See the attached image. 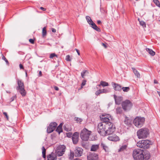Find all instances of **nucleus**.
Masks as SVG:
<instances>
[{
  "instance_id": "nucleus-1",
  "label": "nucleus",
  "mask_w": 160,
  "mask_h": 160,
  "mask_svg": "<svg viewBox=\"0 0 160 160\" xmlns=\"http://www.w3.org/2000/svg\"><path fill=\"white\" fill-rule=\"evenodd\" d=\"M149 134V130L147 128L140 129L137 132V135L139 139L146 138Z\"/></svg>"
},
{
  "instance_id": "nucleus-2",
  "label": "nucleus",
  "mask_w": 160,
  "mask_h": 160,
  "mask_svg": "<svg viewBox=\"0 0 160 160\" xmlns=\"http://www.w3.org/2000/svg\"><path fill=\"white\" fill-rule=\"evenodd\" d=\"M152 144V142L148 140H143L138 142L137 143V146L143 149H147L149 147L150 145Z\"/></svg>"
},
{
  "instance_id": "nucleus-3",
  "label": "nucleus",
  "mask_w": 160,
  "mask_h": 160,
  "mask_svg": "<svg viewBox=\"0 0 160 160\" xmlns=\"http://www.w3.org/2000/svg\"><path fill=\"white\" fill-rule=\"evenodd\" d=\"M132 156L134 160H142L143 150L139 148L135 149L133 152Z\"/></svg>"
},
{
  "instance_id": "nucleus-4",
  "label": "nucleus",
  "mask_w": 160,
  "mask_h": 160,
  "mask_svg": "<svg viewBox=\"0 0 160 160\" xmlns=\"http://www.w3.org/2000/svg\"><path fill=\"white\" fill-rule=\"evenodd\" d=\"M18 86L16 88V89L19 91L22 96H25L26 95V92L24 89V83L21 80L18 79H17Z\"/></svg>"
},
{
  "instance_id": "nucleus-5",
  "label": "nucleus",
  "mask_w": 160,
  "mask_h": 160,
  "mask_svg": "<svg viewBox=\"0 0 160 160\" xmlns=\"http://www.w3.org/2000/svg\"><path fill=\"white\" fill-rule=\"evenodd\" d=\"M97 130L98 132L101 135L105 136L108 135L105 125L102 122H100L98 124Z\"/></svg>"
},
{
  "instance_id": "nucleus-6",
  "label": "nucleus",
  "mask_w": 160,
  "mask_h": 160,
  "mask_svg": "<svg viewBox=\"0 0 160 160\" xmlns=\"http://www.w3.org/2000/svg\"><path fill=\"white\" fill-rule=\"evenodd\" d=\"M91 132V131H89L86 128H84L81 131L80 133L81 139L83 141H88Z\"/></svg>"
},
{
  "instance_id": "nucleus-7",
  "label": "nucleus",
  "mask_w": 160,
  "mask_h": 160,
  "mask_svg": "<svg viewBox=\"0 0 160 160\" xmlns=\"http://www.w3.org/2000/svg\"><path fill=\"white\" fill-rule=\"evenodd\" d=\"M107 130V134L108 135H111L115 131L116 127L113 123L111 122L105 124Z\"/></svg>"
},
{
  "instance_id": "nucleus-8",
  "label": "nucleus",
  "mask_w": 160,
  "mask_h": 160,
  "mask_svg": "<svg viewBox=\"0 0 160 160\" xmlns=\"http://www.w3.org/2000/svg\"><path fill=\"white\" fill-rule=\"evenodd\" d=\"M132 105V103L129 100H126L122 103V108L125 111L129 110Z\"/></svg>"
},
{
  "instance_id": "nucleus-9",
  "label": "nucleus",
  "mask_w": 160,
  "mask_h": 160,
  "mask_svg": "<svg viewBox=\"0 0 160 160\" xmlns=\"http://www.w3.org/2000/svg\"><path fill=\"white\" fill-rule=\"evenodd\" d=\"M145 121V118L143 117H137L133 120V123L137 127L140 128L143 125Z\"/></svg>"
},
{
  "instance_id": "nucleus-10",
  "label": "nucleus",
  "mask_w": 160,
  "mask_h": 160,
  "mask_svg": "<svg viewBox=\"0 0 160 160\" xmlns=\"http://www.w3.org/2000/svg\"><path fill=\"white\" fill-rule=\"evenodd\" d=\"M66 149V147L64 145H59L55 150L56 155L58 157L62 156L64 153Z\"/></svg>"
},
{
  "instance_id": "nucleus-11",
  "label": "nucleus",
  "mask_w": 160,
  "mask_h": 160,
  "mask_svg": "<svg viewBox=\"0 0 160 160\" xmlns=\"http://www.w3.org/2000/svg\"><path fill=\"white\" fill-rule=\"evenodd\" d=\"M100 118L101 120L103 121V122L102 123L104 124L111 122L112 120L111 116L109 114H107L106 116L102 115V117H100Z\"/></svg>"
},
{
  "instance_id": "nucleus-12",
  "label": "nucleus",
  "mask_w": 160,
  "mask_h": 160,
  "mask_svg": "<svg viewBox=\"0 0 160 160\" xmlns=\"http://www.w3.org/2000/svg\"><path fill=\"white\" fill-rule=\"evenodd\" d=\"M58 124L55 122H52L48 126V127L47 128V132L48 133H50L53 132L56 127H57Z\"/></svg>"
},
{
  "instance_id": "nucleus-13",
  "label": "nucleus",
  "mask_w": 160,
  "mask_h": 160,
  "mask_svg": "<svg viewBox=\"0 0 160 160\" xmlns=\"http://www.w3.org/2000/svg\"><path fill=\"white\" fill-rule=\"evenodd\" d=\"M97 153L94 152H89L87 155V160H98V157Z\"/></svg>"
},
{
  "instance_id": "nucleus-14",
  "label": "nucleus",
  "mask_w": 160,
  "mask_h": 160,
  "mask_svg": "<svg viewBox=\"0 0 160 160\" xmlns=\"http://www.w3.org/2000/svg\"><path fill=\"white\" fill-rule=\"evenodd\" d=\"M79 137V133L78 132H75L73 134L72 140L74 144H76L78 142Z\"/></svg>"
},
{
  "instance_id": "nucleus-15",
  "label": "nucleus",
  "mask_w": 160,
  "mask_h": 160,
  "mask_svg": "<svg viewBox=\"0 0 160 160\" xmlns=\"http://www.w3.org/2000/svg\"><path fill=\"white\" fill-rule=\"evenodd\" d=\"M83 149L80 148L76 147L74 151L75 156L79 157L81 156L82 153Z\"/></svg>"
},
{
  "instance_id": "nucleus-16",
  "label": "nucleus",
  "mask_w": 160,
  "mask_h": 160,
  "mask_svg": "<svg viewBox=\"0 0 160 160\" xmlns=\"http://www.w3.org/2000/svg\"><path fill=\"white\" fill-rule=\"evenodd\" d=\"M111 85L115 91H121V90L122 87L120 84L112 82Z\"/></svg>"
},
{
  "instance_id": "nucleus-17",
  "label": "nucleus",
  "mask_w": 160,
  "mask_h": 160,
  "mask_svg": "<svg viewBox=\"0 0 160 160\" xmlns=\"http://www.w3.org/2000/svg\"><path fill=\"white\" fill-rule=\"evenodd\" d=\"M143 155L142 160H148L151 157L150 152L147 150H143Z\"/></svg>"
},
{
  "instance_id": "nucleus-18",
  "label": "nucleus",
  "mask_w": 160,
  "mask_h": 160,
  "mask_svg": "<svg viewBox=\"0 0 160 160\" xmlns=\"http://www.w3.org/2000/svg\"><path fill=\"white\" fill-rule=\"evenodd\" d=\"M113 96L115 104L117 105L120 104L122 100V97L121 96L117 97L115 94H114Z\"/></svg>"
},
{
  "instance_id": "nucleus-19",
  "label": "nucleus",
  "mask_w": 160,
  "mask_h": 160,
  "mask_svg": "<svg viewBox=\"0 0 160 160\" xmlns=\"http://www.w3.org/2000/svg\"><path fill=\"white\" fill-rule=\"evenodd\" d=\"M108 140L112 141L117 142L119 140V138L116 134L112 135L108 138Z\"/></svg>"
},
{
  "instance_id": "nucleus-20",
  "label": "nucleus",
  "mask_w": 160,
  "mask_h": 160,
  "mask_svg": "<svg viewBox=\"0 0 160 160\" xmlns=\"http://www.w3.org/2000/svg\"><path fill=\"white\" fill-rule=\"evenodd\" d=\"M91 21L92 22L89 23V24L91 25L92 28L97 31L100 32L101 31V30L100 28L97 26L92 21Z\"/></svg>"
},
{
  "instance_id": "nucleus-21",
  "label": "nucleus",
  "mask_w": 160,
  "mask_h": 160,
  "mask_svg": "<svg viewBox=\"0 0 160 160\" xmlns=\"http://www.w3.org/2000/svg\"><path fill=\"white\" fill-rule=\"evenodd\" d=\"M47 160H57V156H54L53 153L52 152L51 154L47 155Z\"/></svg>"
},
{
  "instance_id": "nucleus-22",
  "label": "nucleus",
  "mask_w": 160,
  "mask_h": 160,
  "mask_svg": "<svg viewBox=\"0 0 160 160\" xmlns=\"http://www.w3.org/2000/svg\"><path fill=\"white\" fill-rule=\"evenodd\" d=\"M99 148V144H93L91 147L90 151L95 152Z\"/></svg>"
},
{
  "instance_id": "nucleus-23",
  "label": "nucleus",
  "mask_w": 160,
  "mask_h": 160,
  "mask_svg": "<svg viewBox=\"0 0 160 160\" xmlns=\"http://www.w3.org/2000/svg\"><path fill=\"white\" fill-rule=\"evenodd\" d=\"M124 122L125 124L129 125H131L132 120L131 119H129L126 116Z\"/></svg>"
},
{
  "instance_id": "nucleus-24",
  "label": "nucleus",
  "mask_w": 160,
  "mask_h": 160,
  "mask_svg": "<svg viewBox=\"0 0 160 160\" xmlns=\"http://www.w3.org/2000/svg\"><path fill=\"white\" fill-rule=\"evenodd\" d=\"M133 72L134 73L135 75L136 76H137L138 78H140V74L134 68H132Z\"/></svg>"
},
{
  "instance_id": "nucleus-25",
  "label": "nucleus",
  "mask_w": 160,
  "mask_h": 160,
  "mask_svg": "<svg viewBox=\"0 0 160 160\" xmlns=\"http://www.w3.org/2000/svg\"><path fill=\"white\" fill-rule=\"evenodd\" d=\"M146 49L147 52L152 56H153L155 55V52L152 49L148 48H146Z\"/></svg>"
},
{
  "instance_id": "nucleus-26",
  "label": "nucleus",
  "mask_w": 160,
  "mask_h": 160,
  "mask_svg": "<svg viewBox=\"0 0 160 160\" xmlns=\"http://www.w3.org/2000/svg\"><path fill=\"white\" fill-rule=\"evenodd\" d=\"M127 145H122L118 150V152L124 151L126 150L127 148Z\"/></svg>"
},
{
  "instance_id": "nucleus-27",
  "label": "nucleus",
  "mask_w": 160,
  "mask_h": 160,
  "mask_svg": "<svg viewBox=\"0 0 160 160\" xmlns=\"http://www.w3.org/2000/svg\"><path fill=\"white\" fill-rule=\"evenodd\" d=\"M101 91L102 93H107L110 92L111 89L109 88L101 89Z\"/></svg>"
},
{
  "instance_id": "nucleus-28",
  "label": "nucleus",
  "mask_w": 160,
  "mask_h": 160,
  "mask_svg": "<svg viewBox=\"0 0 160 160\" xmlns=\"http://www.w3.org/2000/svg\"><path fill=\"white\" fill-rule=\"evenodd\" d=\"M42 157L44 158L45 159L46 158V149H45L44 146H43L42 147Z\"/></svg>"
},
{
  "instance_id": "nucleus-29",
  "label": "nucleus",
  "mask_w": 160,
  "mask_h": 160,
  "mask_svg": "<svg viewBox=\"0 0 160 160\" xmlns=\"http://www.w3.org/2000/svg\"><path fill=\"white\" fill-rule=\"evenodd\" d=\"M122 110L120 107H118L116 109V113L117 114H121L122 113Z\"/></svg>"
},
{
  "instance_id": "nucleus-30",
  "label": "nucleus",
  "mask_w": 160,
  "mask_h": 160,
  "mask_svg": "<svg viewBox=\"0 0 160 160\" xmlns=\"http://www.w3.org/2000/svg\"><path fill=\"white\" fill-rule=\"evenodd\" d=\"M109 85V84L108 82H106L105 81H101L100 82V84L98 86H102V87H105V86H108Z\"/></svg>"
},
{
  "instance_id": "nucleus-31",
  "label": "nucleus",
  "mask_w": 160,
  "mask_h": 160,
  "mask_svg": "<svg viewBox=\"0 0 160 160\" xmlns=\"http://www.w3.org/2000/svg\"><path fill=\"white\" fill-rule=\"evenodd\" d=\"M47 34L46 28L44 27L42 29V37L44 38Z\"/></svg>"
},
{
  "instance_id": "nucleus-32",
  "label": "nucleus",
  "mask_w": 160,
  "mask_h": 160,
  "mask_svg": "<svg viewBox=\"0 0 160 160\" xmlns=\"http://www.w3.org/2000/svg\"><path fill=\"white\" fill-rule=\"evenodd\" d=\"M89 72L87 70H83L81 72V75L82 77V78H84V76L85 75V74H88Z\"/></svg>"
},
{
  "instance_id": "nucleus-33",
  "label": "nucleus",
  "mask_w": 160,
  "mask_h": 160,
  "mask_svg": "<svg viewBox=\"0 0 160 160\" xmlns=\"http://www.w3.org/2000/svg\"><path fill=\"white\" fill-rule=\"evenodd\" d=\"M101 146L102 147L103 149L104 150L105 152H108V147L105 144L102 143L101 144Z\"/></svg>"
},
{
  "instance_id": "nucleus-34",
  "label": "nucleus",
  "mask_w": 160,
  "mask_h": 160,
  "mask_svg": "<svg viewBox=\"0 0 160 160\" xmlns=\"http://www.w3.org/2000/svg\"><path fill=\"white\" fill-rule=\"evenodd\" d=\"M122 89L124 92H127L130 90V88L129 87H122Z\"/></svg>"
},
{
  "instance_id": "nucleus-35",
  "label": "nucleus",
  "mask_w": 160,
  "mask_h": 160,
  "mask_svg": "<svg viewBox=\"0 0 160 160\" xmlns=\"http://www.w3.org/2000/svg\"><path fill=\"white\" fill-rule=\"evenodd\" d=\"M74 156H75L74 152L70 150V153L69 156V159L71 160H72L74 158Z\"/></svg>"
},
{
  "instance_id": "nucleus-36",
  "label": "nucleus",
  "mask_w": 160,
  "mask_h": 160,
  "mask_svg": "<svg viewBox=\"0 0 160 160\" xmlns=\"http://www.w3.org/2000/svg\"><path fill=\"white\" fill-rule=\"evenodd\" d=\"M56 131L58 132V134H59L61 132H63L62 128L58 127L56 130Z\"/></svg>"
},
{
  "instance_id": "nucleus-37",
  "label": "nucleus",
  "mask_w": 160,
  "mask_h": 160,
  "mask_svg": "<svg viewBox=\"0 0 160 160\" xmlns=\"http://www.w3.org/2000/svg\"><path fill=\"white\" fill-rule=\"evenodd\" d=\"M2 59L5 61L6 62V64L9 66V63L8 60L3 55V54H2Z\"/></svg>"
},
{
  "instance_id": "nucleus-38",
  "label": "nucleus",
  "mask_w": 160,
  "mask_h": 160,
  "mask_svg": "<svg viewBox=\"0 0 160 160\" xmlns=\"http://www.w3.org/2000/svg\"><path fill=\"white\" fill-rule=\"evenodd\" d=\"M74 120L77 121L78 123H80L82 121V119L81 118H77L76 117H75L74 118Z\"/></svg>"
},
{
  "instance_id": "nucleus-39",
  "label": "nucleus",
  "mask_w": 160,
  "mask_h": 160,
  "mask_svg": "<svg viewBox=\"0 0 160 160\" xmlns=\"http://www.w3.org/2000/svg\"><path fill=\"white\" fill-rule=\"evenodd\" d=\"M153 1L157 6L160 8V3L158 0H153Z\"/></svg>"
},
{
  "instance_id": "nucleus-40",
  "label": "nucleus",
  "mask_w": 160,
  "mask_h": 160,
  "mask_svg": "<svg viewBox=\"0 0 160 160\" xmlns=\"http://www.w3.org/2000/svg\"><path fill=\"white\" fill-rule=\"evenodd\" d=\"M86 19L88 22V23L89 24V23H91L92 22L91 21H92L91 19V18L88 16H86Z\"/></svg>"
},
{
  "instance_id": "nucleus-41",
  "label": "nucleus",
  "mask_w": 160,
  "mask_h": 160,
  "mask_svg": "<svg viewBox=\"0 0 160 160\" xmlns=\"http://www.w3.org/2000/svg\"><path fill=\"white\" fill-rule=\"evenodd\" d=\"M139 23L140 25L142 26L143 28L146 27V23L143 21H139Z\"/></svg>"
},
{
  "instance_id": "nucleus-42",
  "label": "nucleus",
  "mask_w": 160,
  "mask_h": 160,
  "mask_svg": "<svg viewBox=\"0 0 160 160\" xmlns=\"http://www.w3.org/2000/svg\"><path fill=\"white\" fill-rule=\"evenodd\" d=\"M55 57L58 58V55L55 53H52L50 54L49 58H53Z\"/></svg>"
},
{
  "instance_id": "nucleus-43",
  "label": "nucleus",
  "mask_w": 160,
  "mask_h": 160,
  "mask_svg": "<svg viewBox=\"0 0 160 160\" xmlns=\"http://www.w3.org/2000/svg\"><path fill=\"white\" fill-rule=\"evenodd\" d=\"M67 136L68 138L72 137L73 134L71 132H68L66 133Z\"/></svg>"
},
{
  "instance_id": "nucleus-44",
  "label": "nucleus",
  "mask_w": 160,
  "mask_h": 160,
  "mask_svg": "<svg viewBox=\"0 0 160 160\" xmlns=\"http://www.w3.org/2000/svg\"><path fill=\"white\" fill-rule=\"evenodd\" d=\"M3 113L4 115V116L6 117L7 120H8L9 119V117L6 112H3Z\"/></svg>"
},
{
  "instance_id": "nucleus-45",
  "label": "nucleus",
  "mask_w": 160,
  "mask_h": 160,
  "mask_svg": "<svg viewBox=\"0 0 160 160\" xmlns=\"http://www.w3.org/2000/svg\"><path fill=\"white\" fill-rule=\"evenodd\" d=\"M101 91V89H100L97 91L95 92V95L97 96H98L100 94L102 93Z\"/></svg>"
},
{
  "instance_id": "nucleus-46",
  "label": "nucleus",
  "mask_w": 160,
  "mask_h": 160,
  "mask_svg": "<svg viewBox=\"0 0 160 160\" xmlns=\"http://www.w3.org/2000/svg\"><path fill=\"white\" fill-rule=\"evenodd\" d=\"M65 59L67 61H71L69 55H68L66 56Z\"/></svg>"
},
{
  "instance_id": "nucleus-47",
  "label": "nucleus",
  "mask_w": 160,
  "mask_h": 160,
  "mask_svg": "<svg viewBox=\"0 0 160 160\" xmlns=\"http://www.w3.org/2000/svg\"><path fill=\"white\" fill-rule=\"evenodd\" d=\"M16 98V95H15V96L12 97V98H11L10 99V102H12L13 101L14 99Z\"/></svg>"
},
{
  "instance_id": "nucleus-48",
  "label": "nucleus",
  "mask_w": 160,
  "mask_h": 160,
  "mask_svg": "<svg viewBox=\"0 0 160 160\" xmlns=\"http://www.w3.org/2000/svg\"><path fill=\"white\" fill-rule=\"evenodd\" d=\"M29 41L32 44H33L34 43V40L33 39H30Z\"/></svg>"
},
{
  "instance_id": "nucleus-49",
  "label": "nucleus",
  "mask_w": 160,
  "mask_h": 160,
  "mask_svg": "<svg viewBox=\"0 0 160 160\" xmlns=\"http://www.w3.org/2000/svg\"><path fill=\"white\" fill-rule=\"evenodd\" d=\"M54 89L56 91H58L59 90V88L56 86H54L53 87Z\"/></svg>"
},
{
  "instance_id": "nucleus-50",
  "label": "nucleus",
  "mask_w": 160,
  "mask_h": 160,
  "mask_svg": "<svg viewBox=\"0 0 160 160\" xmlns=\"http://www.w3.org/2000/svg\"><path fill=\"white\" fill-rule=\"evenodd\" d=\"M86 81L85 80H84V81H83V82H82V86H84L86 84Z\"/></svg>"
},
{
  "instance_id": "nucleus-51",
  "label": "nucleus",
  "mask_w": 160,
  "mask_h": 160,
  "mask_svg": "<svg viewBox=\"0 0 160 160\" xmlns=\"http://www.w3.org/2000/svg\"><path fill=\"white\" fill-rule=\"evenodd\" d=\"M75 50L77 52V53H78V55H79V56L80 55V52H79V51L78 49H75Z\"/></svg>"
},
{
  "instance_id": "nucleus-52",
  "label": "nucleus",
  "mask_w": 160,
  "mask_h": 160,
  "mask_svg": "<svg viewBox=\"0 0 160 160\" xmlns=\"http://www.w3.org/2000/svg\"><path fill=\"white\" fill-rule=\"evenodd\" d=\"M19 68L20 69H24L23 66L21 64H19Z\"/></svg>"
},
{
  "instance_id": "nucleus-53",
  "label": "nucleus",
  "mask_w": 160,
  "mask_h": 160,
  "mask_svg": "<svg viewBox=\"0 0 160 160\" xmlns=\"http://www.w3.org/2000/svg\"><path fill=\"white\" fill-rule=\"evenodd\" d=\"M52 31L53 32H55L56 31V30L54 28H52Z\"/></svg>"
},
{
  "instance_id": "nucleus-54",
  "label": "nucleus",
  "mask_w": 160,
  "mask_h": 160,
  "mask_svg": "<svg viewBox=\"0 0 160 160\" xmlns=\"http://www.w3.org/2000/svg\"><path fill=\"white\" fill-rule=\"evenodd\" d=\"M42 72H41V71H40L39 72L38 76H39V77H41V76H42Z\"/></svg>"
},
{
  "instance_id": "nucleus-55",
  "label": "nucleus",
  "mask_w": 160,
  "mask_h": 160,
  "mask_svg": "<svg viewBox=\"0 0 160 160\" xmlns=\"http://www.w3.org/2000/svg\"><path fill=\"white\" fill-rule=\"evenodd\" d=\"M97 22L98 24L99 25H100L102 23L101 21L100 20H98Z\"/></svg>"
},
{
  "instance_id": "nucleus-56",
  "label": "nucleus",
  "mask_w": 160,
  "mask_h": 160,
  "mask_svg": "<svg viewBox=\"0 0 160 160\" xmlns=\"http://www.w3.org/2000/svg\"><path fill=\"white\" fill-rule=\"evenodd\" d=\"M40 8L41 10H42L43 11H45L46 9L45 8H44L42 7H40Z\"/></svg>"
},
{
  "instance_id": "nucleus-57",
  "label": "nucleus",
  "mask_w": 160,
  "mask_h": 160,
  "mask_svg": "<svg viewBox=\"0 0 160 160\" xmlns=\"http://www.w3.org/2000/svg\"><path fill=\"white\" fill-rule=\"evenodd\" d=\"M62 123H61L58 127H59L60 128H62Z\"/></svg>"
},
{
  "instance_id": "nucleus-58",
  "label": "nucleus",
  "mask_w": 160,
  "mask_h": 160,
  "mask_svg": "<svg viewBox=\"0 0 160 160\" xmlns=\"http://www.w3.org/2000/svg\"><path fill=\"white\" fill-rule=\"evenodd\" d=\"M154 83L155 84H158V82L156 80H154Z\"/></svg>"
},
{
  "instance_id": "nucleus-59",
  "label": "nucleus",
  "mask_w": 160,
  "mask_h": 160,
  "mask_svg": "<svg viewBox=\"0 0 160 160\" xmlns=\"http://www.w3.org/2000/svg\"><path fill=\"white\" fill-rule=\"evenodd\" d=\"M78 62L79 63H83V62L81 60H79L78 61Z\"/></svg>"
},
{
  "instance_id": "nucleus-60",
  "label": "nucleus",
  "mask_w": 160,
  "mask_h": 160,
  "mask_svg": "<svg viewBox=\"0 0 160 160\" xmlns=\"http://www.w3.org/2000/svg\"><path fill=\"white\" fill-rule=\"evenodd\" d=\"M102 45L105 48H106L107 47V46L104 43H102Z\"/></svg>"
},
{
  "instance_id": "nucleus-61",
  "label": "nucleus",
  "mask_w": 160,
  "mask_h": 160,
  "mask_svg": "<svg viewBox=\"0 0 160 160\" xmlns=\"http://www.w3.org/2000/svg\"><path fill=\"white\" fill-rule=\"evenodd\" d=\"M73 160H81L79 158H75Z\"/></svg>"
},
{
  "instance_id": "nucleus-62",
  "label": "nucleus",
  "mask_w": 160,
  "mask_h": 160,
  "mask_svg": "<svg viewBox=\"0 0 160 160\" xmlns=\"http://www.w3.org/2000/svg\"><path fill=\"white\" fill-rule=\"evenodd\" d=\"M25 72L26 76V77H27L28 75H27V73L26 70H25Z\"/></svg>"
},
{
  "instance_id": "nucleus-63",
  "label": "nucleus",
  "mask_w": 160,
  "mask_h": 160,
  "mask_svg": "<svg viewBox=\"0 0 160 160\" xmlns=\"http://www.w3.org/2000/svg\"><path fill=\"white\" fill-rule=\"evenodd\" d=\"M158 94L159 96L160 97V92H158Z\"/></svg>"
},
{
  "instance_id": "nucleus-64",
  "label": "nucleus",
  "mask_w": 160,
  "mask_h": 160,
  "mask_svg": "<svg viewBox=\"0 0 160 160\" xmlns=\"http://www.w3.org/2000/svg\"><path fill=\"white\" fill-rule=\"evenodd\" d=\"M2 86H4V84H3V83L2 84Z\"/></svg>"
}]
</instances>
